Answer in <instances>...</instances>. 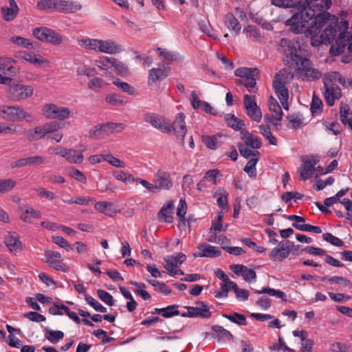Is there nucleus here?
Wrapping results in <instances>:
<instances>
[{"label":"nucleus","mask_w":352,"mask_h":352,"mask_svg":"<svg viewBox=\"0 0 352 352\" xmlns=\"http://www.w3.org/2000/svg\"><path fill=\"white\" fill-rule=\"evenodd\" d=\"M106 102L111 105L120 106L124 104V98L122 96L116 94H109L106 97Z\"/></svg>","instance_id":"0e129e2a"},{"label":"nucleus","mask_w":352,"mask_h":352,"mask_svg":"<svg viewBox=\"0 0 352 352\" xmlns=\"http://www.w3.org/2000/svg\"><path fill=\"white\" fill-rule=\"evenodd\" d=\"M45 338L51 343H58L64 338V333L61 331H54L49 328H45Z\"/></svg>","instance_id":"ea45409f"},{"label":"nucleus","mask_w":352,"mask_h":352,"mask_svg":"<svg viewBox=\"0 0 352 352\" xmlns=\"http://www.w3.org/2000/svg\"><path fill=\"white\" fill-rule=\"evenodd\" d=\"M236 82L237 85H244L250 92H256L254 86L256 85V82L254 78V73L251 76H249V77L245 80H237Z\"/></svg>","instance_id":"6e6d98bb"},{"label":"nucleus","mask_w":352,"mask_h":352,"mask_svg":"<svg viewBox=\"0 0 352 352\" xmlns=\"http://www.w3.org/2000/svg\"><path fill=\"white\" fill-rule=\"evenodd\" d=\"M94 208L98 212L105 214H111L115 212L113 204L111 202L98 201L95 204Z\"/></svg>","instance_id":"37998d69"},{"label":"nucleus","mask_w":352,"mask_h":352,"mask_svg":"<svg viewBox=\"0 0 352 352\" xmlns=\"http://www.w3.org/2000/svg\"><path fill=\"white\" fill-rule=\"evenodd\" d=\"M243 105L247 116L253 121L260 122L262 119V112L258 106L254 96L245 94Z\"/></svg>","instance_id":"9b49d317"},{"label":"nucleus","mask_w":352,"mask_h":352,"mask_svg":"<svg viewBox=\"0 0 352 352\" xmlns=\"http://www.w3.org/2000/svg\"><path fill=\"white\" fill-rule=\"evenodd\" d=\"M34 191L37 193V195L41 198H45L48 201H53L56 198L55 194L43 187H38L34 188Z\"/></svg>","instance_id":"69168bd1"},{"label":"nucleus","mask_w":352,"mask_h":352,"mask_svg":"<svg viewBox=\"0 0 352 352\" xmlns=\"http://www.w3.org/2000/svg\"><path fill=\"white\" fill-rule=\"evenodd\" d=\"M104 85L103 79L99 77H91L89 78L87 87L89 89L97 91L98 89L102 88Z\"/></svg>","instance_id":"4d7b16f0"},{"label":"nucleus","mask_w":352,"mask_h":352,"mask_svg":"<svg viewBox=\"0 0 352 352\" xmlns=\"http://www.w3.org/2000/svg\"><path fill=\"white\" fill-rule=\"evenodd\" d=\"M5 243L12 252H16L22 248L21 242L16 232H9L5 238Z\"/></svg>","instance_id":"7c9ffc66"},{"label":"nucleus","mask_w":352,"mask_h":352,"mask_svg":"<svg viewBox=\"0 0 352 352\" xmlns=\"http://www.w3.org/2000/svg\"><path fill=\"white\" fill-rule=\"evenodd\" d=\"M241 138L244 142L250 147L257 149L261 146V140L260 138L253 135L248 131L243 129L241 131Z\"/></svg>","instance_id":"c756f323"},{"label":"nucleus","mask_w":352,"mask_h":352,"mask_svg":"<svg viewBox=\"0 0 352 352\" xmlns=\"http://www.w3.org/2000/svg\"><path fill=\"white\" fill-rule=\"evenodd\" d=\"M340 120L344 125H348L352 129V118L349 107L347 105L342 104L340 107Z\"/></svg>","instance_id":"79ce46f5"},{"label":"nucleus","mask_w":352,"mask_h":352,"mask_svg":"<svg viewBox=\"0 0 352 352\" xmlns=\"http://www.w3.org/2000/svg\"><path fill=\"white\" fill-rule=\"evenodd\" d=\"M175 208V201H168L164 204L157 213V219L160 222L170 223L173 221V210Z\"/></svg>","instance_id":"5701e85b"},{"label":"nucleus","mask_w":352,"mask_h":352,"mask_svg":"<svg viewBox=\"0 0 352 352\" xmlns=\"http://www.w3.org/2000/svg\"><path fill=\"white\" fill-rule=\"evenodd\" d=\"M44 158L42 155L29 156L11 163L12 168H21L26 166H34L42 164Z\"/></svg>","instance_id":"bb28decb"},{"label":"nucleus","mask_w":352,"mask_h":352,"mask_svg":"<svg viewBox=\"0 0 352 352\" xmlns=\"http://www.w3.org/2000/svg\"><path fill=\"white\" fill-rule=\"evenodd\" d=\"M114 177L125 184H131L135 181V177L122 170H117L113 173Z\"/></svg>","instance_id":"603ef678"},{"label":"nucleus","mask_w":352,"mask_h":352,"mask_svg":"<svg viewBox=\"0 0 352 352\" xmlns=\"http://www.w3.org/2000/svg\"><path fill=\"white\" fill-rule=\"evenodd\" d=\"M212 330L215 335L220 339L226 338L231 340L233 338L232 333L221 326L215 325L212 327Z\"/></svg>","instance_id":"bf43d9fd"},{"label":"nucleus","mask_w":352,"mask_h":352,"mask_svg":"<svg viewBox=\"0 0 352 352\" xmlns=\"http://www.w3.org/2000/svg\"><path fill=\"white\" fill-rule=\"evenodd\" d=\"M155 185L157 186V190L159 189H170L173 186V183L170 177L169 173L162 170L154 176Z\"/></svg>","instance_id":"b1692460"},{"label":"nucleus","mask_w":352,"mask_h":352,"mask_svg":"<svg viewBox=\"0 0 352 352\" xmlns=\"http://www.w3.org/2000/svg\"><path fill=\"white\" fill-rule=\"evenodd\" d=\"M95 68L85 64L78 66L76 69V74L79 76H85L90 78L93 76Z\"/></svg>","instance_id":"052dcab7"},{"label":"nucleus","mask_w":352,"mask_h":352,"mask_svg":"<svg viewBox=\"0 0 352 352\" xmlns=\"http://www.w3.org/2000/svg\"><path fill=\"white\" fill-rule=\"evenodd\" d=\"M14 60L8 57H0V84L6 85L11 82L12 78L8 77L13 69Z\"/></svg>","instance_id":"a211bd4d"},{"label":"nucleus","mask_w":352,"mask_h":352,"mask_svg":"<svg viewBox=\"0 0 352 352\" xmlns=\"http://www.w3.org/2000/svg\"><path fill=\"white\" fill-rule=\"evenodd\" d=\"M324 87V96L327 103L329 106L335 104L336 100H338L342 97L341 89L338 85H328Z\"/></svg>","instance_id":"393cba45"},{"label":"nucleus","mask_w":352,"mask_h":352,"mask_svg":"<svg viewBox=\"0 0 352 352\" xmlns=\"http://www.w3.org/2000/svg\"><path fill=\"white\" fill-rule=\"evenodd\" d=\"M144 120L161 132L171 133L170 124L162 116L148 113L145 115Z\"/></svg>","instance_id":"dca6fc26"},{"label":"nucleus","mask_w":352,"mask_h":352,"mask_svg":"<svg viewBox=\"0 0 352 352\" xmlns=\"http://www.w3.org/2000/svg\"><path fill=\"white\" fill-rule=\"evenodd\" d=\"M230 288L234 291L236 298L242 300H246L249 297V291L247 289H239L234 282H228Z\"/></svg>","instance_id":"de8ad7c7"},{"label":"nucleus","mask_w":352,"mask_h":352,"mask_svg":"<svg viewBox=\"0 0 352 352\" xmlns=\"http://www.w3.org/2000/svg\"><path fill=\"white\" fill-rule=\"evenodd\" d=\"M111 67L118 75L125 76L129 73L128 67L115 58H113V61H112Z\"/></svg>","instance_id":"49530a36"},{"label":"nucleus","mask_w":352,"mask_h":352,"mask_svg":"<svg viewBox=\"0 0 352 352\" xmlns=\"http://www.w3.org/2000/svg\"><path fill=\"white\" fill-rule=\"evenodd\" d=\"M82 8L81 4L76 1L58 0L56 11L63 13H74Z\"/></svg>","instance_id":"a878e982"},{"label":"nucleus","mask_w":352,"mask_h":352,"mask_svg":"<svg viewBox=\"0 0 352 352\" xmlns=\"http://www.w3.org/2000/svg\"><path fill=\"white\" fill-rule=\"evenodd\" d=\"M302 164L298 168L299 179L305 181L311 178L315 171L314 166L319 162L318 157L311 159H302Z\"/></svg>","instance_id":"2eb2a0df"},{"label":"nucleus","mask_w":352,"mask_h":352,"mask_svg":"<svg viewBox=\"0 0 352 352\" xmlns=\"http://www.w3.org/2000/svg\"><path fill=\"white\" fill-rule=\"evenodd\" d=\"M293 246V242L289 240L282 241L272 250L270 258L274 261H282L289 256Z\"/></svg>","instance_id":"4468645a"},{"label":"nucleus","mask_w":352,"mask_h":352,"mask_svg":"<svg viewBox=\"0 0 352 352\" xmlns=\"http://www.w3.org/2000/svg\"><path fill=\"white\" fill-rule=\"evenodd\" d=\"M169 67H153L148 71V84L153 85L157 81L164 80L169 74Z\"/></svg>","instance_id":"4be33fe9"},{"label":"nucleus","mask_w":352,"mask_h":352,"mask_svg":"<svg viewBox=\"0 0 352 352\" xmlns=\"http://www.w3.org/2000/svg\"><path fill=\"white\" fill-rule=\"evenodd\" d=\"M20 209L22 212L20 214V219L25 223H32L33 219H40L41 217V212L30 206H24Z\"/></svg>","instance_id":"cd10ccee"},{"label":"nucleus","mask_w":352,"mask_h":352,"mask_svg":"<svg viewBox=\"0 0 352 352\" xmlns=\"http://www.w3.org/2000/svg\"><path fill=\"white\" fill-rule=\"evenodd\" d=\"M42 115L47 119L65 120L69 118L71 111L69 108L58 106L54 103L45 104L41 110Z\"/></svg>","instance_id":"6e6552de"},{"label":"nucleus","mask_w":352,"mask_h":352,"mask_svg":"<svg viewBox=\"0 0 352 352\" xmlns=\"http://www.w3.org/2000/svg\"><path fill=\"white\" fill-rule=\"evenodd\" d=\"M280 8H293L298 4V12L285 21V25L295 33L305 32L311 37L313 46L332 44L330 53L333 56L342 53L351 35L346 30L349 22L326 12L331 6V0H272Z\"/></svg>","instance_id":"f257e3e1"},{"label":"nucleus","mask_w":352,"mask_h":352,"mask_svg":"<svg viewBox=\"0 0 352 352\" xmlns=\"http://www.w3.org/2000/svg\"><path fill=\"white\" fill-rule=\"evenodd\" d=\"M243 33L246 36L254 41H259L261 39V34L259 30L254 25H248L243 29Z\"/></svg>","instance_id":"5fc2aeb1"},{"label":"nucleus","mask_w":352,"mask_h":352,"mask_svg":"<svg viewBox=\"0 0 352 352\" xmlns=\"http://www.w3.org/2000/svg\"><path fill=\"white\" fill-rule=\"evenodd\" d=\"M113 84L116 85L122 91L128 94L129 95H134L135 90L133 87L130 85L129 83L122 81L119 78H114Z\"/></svg>","instance_id":"a18cd8bd"},{"label":"nucleus","mask_w":352,"mask_h":352,"mask_svg":"<svg viewBox=\"0 0 352 352\" xmlns=\"http://www.w3.org/2000/svg\"><path fill=\"white\" fill-rule=\"evenodd\" d=\"M45 262L50 267L56 270L61 271L63 272H67L69 270V267L59 260L54 258H45Z\"/></svg>","instance_id":"09e8293b"},{"label":"nucleus","mask_w":352,"mask_h":352,"mask_svg":"<svg viewBox=\"0 0 352 352\" xmlns=\"http://www.w3.org/2000/svg\"><path fill=\"white\" fill-rule=\"evenodd\" d=\"M217 205L221 209L228 208V193L223 189H219L216 192Z\"/></svg>","instance_id":"8fccbe9b"},{"label":"nucleus","mask_w":352,"mask_h":352,"mask_svg":"<svg viewBox=\"0 0 352 352\" xmlns=\"http://www.w3.org/2000/svg\"><path fill=\"white\" fill-rule=\"evenodd\" d=\"M34 94L32 86L21 83L10 85L8 90V98L14 102L25 100L30 98Z\"/></svg>","instance_id":"0eeeda50"},{"label":"nucleus","mask_w":352,"mask_h":352,"mask_svg":"<svg viewBox=\"0 0 352 352\" xmlns=\"http://www.w3.org/2000/svg\"><path fill=\"white\" fill-rule=\"evenodd\" d=\"M123 129L124 125L122 124L107 122L93 126L89 134L90 137L98 139L109 135L116 131H121Z\"/></svg>","instance_id":"1a4fd4ad"},{"label":"nucleus","mask_w":352,"mask_h":352,"mask_svg":"<svg viewBox=\"0 0 352 352\" xmlns=\"http://www.w3.org/2000/svg\"><path fill=\"white\" fill-rule=\"evenodd\" d=\"M185 309L187 312L181 314L183 318H210L212 316L210 307L202 301L197 302L196 307L186 306Z\"/></svg>","instance_id":"ddd939ff"},{"label":"nucleus","mask_w":352,"mask_h":352,"mask_svg":"<svg viewBox=\"0 0 352 352\" xmlns=\"http://www.w3.org/2000/svg\"><path fill=\"white\" fill-rule=\"evenodd\" d=\"M268 107L271 116L270 122L274 126H278L283 118L281 107L274 97L270 96L268 102Z\"/></svg>","instance_id":"6ab92c4d"},{"label":"nucleus","mask_w":352,"mask_h":352,"mask_svg":"<svg viewBox=\"0 0 352 352\" xmlns=\"http://www.w3.org/2000/svg\"><path fill=\"white\" fill-rule=\"evenodd\" d=\"M225 120L227 124L236 131L243 130L245 124L241 119L236 118L234 115L228 113L225 116Z\"/></svg>","instance_id":"c9c22d12"},{"label":"nucleus","mask_w":352,"mask_h":352,"mask_svg":"<svg viewBox=\"0 0 352 352\" xmlns=\"http://www.w3.org/2000/svg\"><path fill=\"white\" fill-rule=\"evenodd\" d=\"M255 293L258 294H267L272 296H276V297L280 298L281 300H283V301L287 300V296L283 292H282L280 290H276L275 289L270 288V287H264L262 288L261 290H255Z\"/></svg>","instance_id":"c03bdc74"},{"label":"nucleus","mask_w":352,"mask_h":352,"mask_svg":"<svg viewBox=\"0 0 352 352\" xmlns=\"http://www.w3.org/2000/svg\"><path fill=\"white\" fill-rule=\"evenodd\" d=\"M289 124H292V127L297 129L300 127L305 124V118L301 114L292 115L287 117Z\"/></svg>","instance_id":"338daca9"},{"label":"nucleus","mask_w":352,"mask_h":352,"mask_svg":"<svg viewBox=\"0 0 352 352\" xmlns=\"http://www.w3.org/2000/svg\"><path fill=\"white\" fill-rule=\"evenodd\" d=\"M18 57L25 61L36 66H45L50 65V60L45 58L42 55L28 51H19Z\"/></svg>","instance_id":"f3484780"},{"label":"nucleus","mask_w":352,"mask_h":352,"mask_svg":"<svg viewBox=\"0 0 352 352\" xmlns=\"http://www.w3.org/2000/svg\"><path fill=\"white\" fill-rule=\"evenodd\" d=\"M0 118L3 120L13 122L23 120L31 122L34 120V116L32 113L27 112L22 107L19 106H1Z\"/></svg>","instance_id":"39448f33"},{"label":"nucleus","mask_w":352,"mask_h":352,"mask_svg":"<svg viewBox=\"0 0 352 352\" xmlns=\"http://www.w3.org/2000/svg\"><path fill=\"white\" fill-rule=\"evenodd\" d=\"M294 78V74L287 69H283L276 74L273 81L274 90L280 100L283 109H289L288 98L289 91L287 85L289 84Z\"/></svg>","instance_id":"20e7f679"},{"label":"nucleus","mask_w":352,"mask_h":352,"mask_svg":"<svg viewBox=\"0 0 352 352\" xmlns=\"http://www.w3.org/2000/svg\"><path fill=\"white\" fill-rule=\"evenodd\" d=\"M223 217V212H219L217 217L212 222V226H211L210 230V232H217V231L221 232L222 230H226V228H223V225L221 223Z\"/></svg>","instance_id":"680f3d73"},{"label":"nucleus","mask_w":352,"mask_h":352,"mask_svg":"<svg viewBox=\"0 0 352 352\" xmlns=\"http://www.w3.org/2000/svg\"><path fill=\"white\" fill-rule=\"evenodd\" d=\"M58 0H41L37 2L38 10L47 12H53L57 10Z\"/></svg>","instance_id":"e433bc0d"},{"label":"nucleus","mask_w":352,"mask_h":352,"mask_svg":"<svg viewBox=\"0 0 352 352\" xmlns=\"http://www.w3.org/2000/svg\"><path fill=\"white\" fill-rule=\"evenodd\" d=\"M190 100L192 107L195 109H201L206 113L216 115L217 112L214 108L207 102L201 100L195 91H192L190 94Z\"/></svg>","instance_id":"412c9836"},{"label":"nucleus","mask_w":352,"mask_h":352,"mask_svg":"<svg viewBox=\"0 0 352 352\" xmlns=\"http://www.w3.org/2000/svg\"><path fill=\"white\" fill-rule=\"evenodd\" d=\"M77 43L84 50L111 55L118 54L123 50L122 46L113 39L82 37L77 40Z\"/></svg>","instance_id":"7ed1b4c3"},{"label":"nucleus","mask_w":352,"mask_h":352,"mask_svg":"<svg viewBox=\"0 0 352 352\" xmlns=\"http://www.w3.org/2000/svg\"><path fill=\"white\" fill-rule=\"evenodd\" d=\"M278 50L285 57L288 65L295 68L297 74L309 80L318 79L321 73L314 68L309 59L303 57L300 44L294 40L282 38Z\"/></svg>","instance_id":"f03ea898"},{"label":"nucleus","mask_w":352,"mask_h":352,"mask_svg":"<svg viewBox=\"0 0 352 352\" xmlns=\"http://www.w3.org/2000/svg\"><path fill=\"white\" fill-rule=\"evenodd\" d=\"M112 61H113V57L101 56L94 60V64L102 71L105 76H108V74H111L108 70L111 67Z\"/></svg>","instance_id":"473e14b6"},{"label":"nucleus","mask_w":352,"mask_h":352,"mask_svg":"<svg viewBox=\"0 0 352 352\" xmlns=\"http://www.w3.org/2000/svg\"><path fill=\"white\" fill-rule=\"evenodd\" d=\"M85 300L87 302V304L92 307L96 311L101 313L107 312V308L104 307L101 303H100L92 296L88 294H85Z\"/></svg>","instance_id":"3c124183"},{"label":"nucleus","mask_w":352,"mask_h":352,"mask_svg":"<svg viewBox=\"0 0 352 352\" xmlns=\"http://www.w3.org/2000/svg\"><path fill=\"white\" fill-rule=\"evenodd\" d=\"M292 226L297 230L304 232H313L316 234H320L322 232V230L320 227L310 224H298L295 223L292 224Z\"/></svg>","instance_id":"13d9d810"},{"label":"nucleus","mask_w":352,"mask_h":352,"mask_svg":"<svg viewBox=\"0 0 352 352\" xmlns=\"http://www.w3.org/2000/svg\"><path fill=\"white\" fill-rule=\"evenodd\" d=\"M350 346L346 343L336 342L330 345V350L332 352H349Z\"/></svg>","instance_id":"774afa93"},{"label":"nucleus","mask_w":352,"mask_h":352,"mask_svg":"<svg viewBox=\"0 0 352 352\" xmlns=\"http://www.w3.org/2000/svg\"><path fill=\"white\" fill-rule=\"evenodd\" d=\"M186 258V255L182 252L177 253L175 255L167 256L164 258V267L170 276L184 275V272L178 269L177 267L183 263Z\"/></svg>","instance_id":"f8f14e48"},{"label":"nucleus","mask_w":352,"mask_h":352,"mask_svg":"<svg viewBox=\"0 0 352 352\" xmlns=\"http://www.w3.org/2000/svg\"><path fill=\"white\" fill-rule=\"evenodd\" d=\"M223 21L228 29L231 31L234 36L238 35L241 30V26L237 19L232 14H227Z\"/></svg>","instance_id":"2f4dec72"},{"label":"nucleus","mask_w":352,"mask_h":352,"mask_svg":"<svg viewBox=\"0 0 352 352\" xmlns=\"http://www.w3.org/2000/svg\"><path fill=\"white\" fill-rule=\"evenodd\" d=\"M222 316L237 325H247L246 317L243 314L233 312L231 314H223Z\"/></svg>","instance_id":"58836bf2"},{"label":"nucleus","mask_w":352,"mask_h":352,"mask_svg":"<svg viewBox=\"0 0 352 352\" xmlns=\"http://www.w3.org/2000/svg\"><path fill=\"white\" fill-rule=\"evenodd\" d=\"M222 138L221 134L212 136L204 135L201 136V141L208 148L214 150L221 144Z\"/></svg>","instance_id":"f704fd0d"},{"label":"nucleus","mask_w":352,"mask_h":352,"mask_svg":"<svg viewBox=\"0 0 352 352\" xmlns=\"http://www.w3.org/2000/svg\"><path fill=\"white\" fill-rule=\"evenodd\" d=\"M198 249L200 250L197 253H195L194 256L199 257H217L221 254V251L216 247L210 245L209 244L204 243L198 246Z\"/></svg>","instance_id":"c85d7f7f"},{"label":"nucleus","mask_w":352,"mask_h":352,"mask_svg":"<svg viewBox=\"0 0 352 352\" xmlns=\"http://www.w3.org/2000/svg\"><path fill=\"white\" fill-rule=\"evenodd\" d=\"M32 34L40 41L47 42L53 45H59L63 43V36L60 33L47 27L34 28Z\"/></svg>","instance_id":"423d86ee"},{"label":"nucleus","mask_w":352,"mask_h":352,"mask_svg":"<svg viewBox=\"0 0 352 352\" xmlns=\"http://www.w3.org/2000/svg\"><path fill=\"white\" fill-rule=\"evenodd\" d=\"M259 130L260 133L266 138L270 144H276V139L272 135L271 131L268 126L261 124L259 126Z\"/></svg>","instance_id":"e2e57ef3"},{"label":"nucleus","mask_w":352,"mask_h":352,"mask_svg":"<svg viewBox=\"0 0 352 352\" xmlns=\"http://www.w3.org/2000/svg\"><path fill=\"white\" fill-rule=\"evenodd\" d=\"M185 116L183 113H178L174 122L170 124L171 133H174L175 136L181 140H184L187 132V127L185 122Z\"/></svg>","instance_id":"aec40b11"},{"label":"nucleus","mask_w":352,"mask_h":352,"mask_svg":"<svg viewBox=\"0 0 352 352\" xmlns=\"http://www.w3.org/2000/svg\"><path fill=\"white\" fill-rule=\"evenodd\" d=\"M16 183L12 179H0V193L4 194L11 191Z\"/></svg>","instance_id":"864d4df0"},{"label":"nucleus","mask_w":352,"mask_h":352,"mask_svg":"<svg viewBox=\"0 0 352 352\" xmlns=\"http://www.w3.org/2000/svg\"><path fill=\"white\" fill-rule=\"evenodd\" d=\"M60 128V124L57 122H46L43 125L36 126L34 129L29 130L27 137L32 140H38L47 134L56 132Z\"/></svg>","instance_id":"9d476101"},{"label":"nucleus","mask_w":352,"mask_h":352,"mask_svg":"<svg viewBox=\"0 0 352 352\" xmlns=\"http://www.w3.org/2000/svg\"><path fill=\"white\" fill-rule=\"evenodd\" d=\"M10 41L12 44L19 47H23L28 50L33 48V43L29 38L20 36H14L10 37Z\"/></svg>","instance_id":"4c0bfd02"},{"label":"nucleus","mask_w":352,"mask_h":352,"mask_svg":"<svg viewBox=\"0 0 352 352\" xmlns=\"http://www.w3.org/2000/svg\"><path fill=\"white\" fill-rule=\"evenodd\" d=\"M9 8L2 7L1 8L3 19L8 21L13 20L19 12V8L14 0H9Z\"/></svg>","instance_id":"72a5a7b5"},{"label":"nucleus","mask_w":352,"mask_h":352,"mask_svg":"<svg viewBox=\"0 0 352 352\" xmlns=\"http://www.w3.org/2000/svg\"><path fill=\"white\" fill-rule=\"evenodd\" d=\"M338 82L343 83L344 80L341 78L340 74L336 72L327 73L323 79L324 86L336 85V83Z\"/></svg>","instance_id":"a19ab883"}]
</instances>
